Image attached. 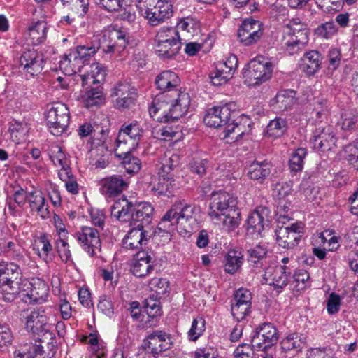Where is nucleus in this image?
<instances>
[{"mask_svg":"<svg viewBox=\"0 0 358 358\" xmlns=\"http://www.w3.org/2000/svg\"><path fill=\"white\" fill-rule=\"evenodd\" d=\"M188 93L168 90L158 94L149 107V114L158 122H173L184 117L190 108Z\"/></svg>","mask_w":358,"mask_h":358,"instance_id":"1","label":"nucleus"},{"mask_svg":"<svg viewBox=\"0 0 358 358\" xmlns=\"http://www.w3.org/2000/svg\"><path fill=\"white\" fill-rule=\"evenodd\" d=\"M200 208L194 204L177 201L162 217L157 225L159 231L173 233L176 229L183 236L198 227Z\"/></svg>","mask_w":358,"mask_h":358,"instance_id":"2","label":"nucleus"},{"mask_svg":"<svg viewBox=\"0 0 358 358\" xmlns=\"http://www.w3.org/2000/svg\"><path fill=\"white\" fill-rule=\"evenodd\" d=\"M236 205V199L230 194L222 191L213 192L208 215L215 224L227 231H233L240 224L241 213Z\"/></svg>","mask_w":358,"mask_h":358,"instance_id":"3","label":"nucleus"},{"mask_svg":"<svg viewBox=\"0 0 358 358\" xmlns=\"http://www.w3.org/2000/svg\"><path fill=\"white\" fill-rule=\"evenodd\" d=\"M152 206L147 202L133 205L124 196L116 200L111 206V215L129 226L143 228L151 222Z\"/></svg>","mask_w":358,"mask_h":358,"instance_id":"4","label":"nucleus"},{"mask_svg":"<svg viewBox=\"0 0 358 358\" xmlns=\"http://www.w3.org/2000/svg\"><path fill=\"white\" fill-rule=\"evenodd\" d=\"M236 104L234 103H228L222 106H216L209 108L203 117L204 124L209 127H220L227 125L223 131L222 138L227 140V143H231L227 139L230 138L231 134L237 133L234 141H237L239 138L244 135V131H241L239 125L237 123H229L231 117H235Z\"/></svg>","mask_w":358,"mask_h":358,"instance_id":"5","label":"nucleus"},{"mask_svg":"<svg viewBox=\"0 0 358 358\" xmlns=\"http://www.w3.org/2000/svg\"><path fill=\"white\" fill-rule=\"evenodd\" d=\"M101 38L96 37L91 45H78L71 49L59 62L61 71L66 76L80 73L82 68L101 48Z\"/></svg>","mask_w":358,"mask_h":358,"instance_id":"6","label":"nucleus"},{"mask_svg":"<svg viewBox=\"0 0 358 358\" xmlns=\"http://www.w3.org/2000/svg\"><path fill=\"white\" fill-rule=\"evenodd\" d=\"M45 120L51 134L61 136L68 128L70 114L67 106L61 103L52 105L45 113Z\"/></svg>","mask_w":358,"mask_h":358,"instance_id":"7","label":"nucleus"},{"mask_svg":"<svg viewBox=\"0 0 358 358\" xmlns=\"http://www.w3.org/2000/svg\"><path fill=\"white\" fill-rule=\"evenodd\" d=\"M25 327L34 334L48 336L50 340L54 338L52 332L53 326L45 309L38 308L24 316Z\"/></svg>","mask_w":358,"mask_h":358,"instance_id":"8","label":"nucleus"},{"mask_svg":"<svg viewBox=\"0 0 358 358\" xmlns=\"http://www.w3.org/2000/svg\"><path fill=\"white\" fill-rule=\"evenodd\" d=\"M250 73L249 86L259 85L271 79L273 66L266 58L259 55L248 63Z\"/></svg>","mask_w":358,"mask_h":358,"instance_id":"9","label":"nucleus"},{"mask_svg":"<svg viewBox=\"0 0 358 358\" xmlns=\"http://www.w3.org/2000/svg\"><path fill=\"white\" fill-rule=\"evenodd\" d=\"M278 340L276 328L271 323H264L259 326L251 336L252 350L265 352L274 345Z\"/></svg>","mask_w":358,"mask_h":358,"instance_id":"10","label":"nucleus"},{"mask_svg":"<svg viewBox=\"0 0 358 358\" xmlns=\"http://www.w3.org/2000/svg\"><path fill=\"white\" fill-rule=\"evenodd\" d=\"M48 296V287L43 280L34 279L22 281V300L29 304L43 303Z\"/></svg>","mask_w":358,"mask_h":358,"instance_id":"11","label":"nucleus"},{"mask_svg":"<svg viewBox=\"0 0 358 358\" xmlns=\"http://www.w3.org/2000/svg\"><path fill=\"white\" fill-rule=\"evenodd\" d=\"M303 234L304 227L301 222L278 227L275 231L278 245L285 249H293L298 245Z\"/></svg>","mask_w":358,"mask_h":358,"instance_id":"12","label":"nucleus"},{"mask_svg":"<svg viewBox=\"0 0 358 358\" xmlns=\"http://www.w3.org/2000/svg\"><path fill=\"white\" fill-rule=\"evenodd\" d=\"M73 236L83 250L90 257L94 256L96 252L101 249V242L99 233L96 229L90 227H82L74 234Z\"/></svg>","mask_w":358,"mask_h":358,"instance_id":"13","label":"nucleus"},{"mask_svg":"<svg viewBox=\"0 0 358 358\" xmlns=\"http://www.w3.org/2000/svg\"><path fill=\"white\" fill-rule=\"evenodd\" d=\"M19 64L25 74L31 76H36L43 69V56L33 48L25 49L20 57Z\"/></svg>","mask_w":358,"mask_h":358,"instance_id":"14","label":"nucleus"},{"mask_svg":"<svg viewBox=\"0 0 358 358\" xmlns=\"http://www.w3.org/2000/svg\"><path fill=\"white\" fill-rule=\"evenodd\" d=\"M291 275V269L287 266L268 267L263 275V283L273 285L278 292L287 286Z\"/></svg>","mask_w":358,"mask_h":358,"instance_id":"15","label":"nucleus"},{"mask_svg":"<svg viewBox=\"0 0 358 358\" xmlns=\"http://www.w3.org/2000/svg\"><path fill=\"white\" fill-rule=\"evenodd\" d=\"M173 5L168 0H160L152 8L142 17L145 19L151 27H157L172 17Z\"/></svg>","mask_w":358,"mask_h":358,"instance_id":"16","label":"nucleus"},{"mask_svg":"<svg viewBox=\"0 0 358 358\" xmlns=\"http://www.w3.org/2000/svg\"><path fill=\"white\" fill-rule=\"evenodd\" d=\"M151 190L155 195L170 196L178 185L173 176L158 171L157 176L152 178L150 181Z\"/></svg>","mask_w":358,"mask_h":358,"instance_id":"17","label":"nucleus"},{"mask_svg":"<svg viewBox=\"0 0 358 358\" xmlns=\"http://www.w3.org/2000/svg\"><path fill=\"white\" fill-rule=\"evenodd\" d=\"M269 210L267 208L259 206L255 208L248 216V237L251 236L253 239L262 237V232L268 222Z\"/></svg>","mask_w":358,"mask_h":358,"instance_id":"18","label":"nucleus"},{"mask_svg":"<svg viewBox=\"0 0 358 358\" xmlns=\"http://www.w3.org/2000/svg\"><path fill=\"white\" fill-rule=\"evenodd\" d=\"M111 96L116 97L114 101L115 108H125L134 102L136 96V89L129 83L120 82L112 89Z\"/></svg>","mask_w":358,"mask_h":358,"instance_id":"19","label":"nucleus"},{"mask_svg":"<svg viewBox=\"0 0 358 358\" xmlns=\"http://www.w3.org/2000/svg\"><path fill=\"white\" fill-rule=\"evenodd\" d=\"M336 142V138L330 127L317 128L310 139L313 148L320 151L331 150L335 146Z\"/></svg>","mask_w":358,"mask_h":358,"instance_id":"20","label":"nucleus"},{"mask_svg":"<svg viewBox=\"0 0 358 358\" xmlns=\"http://www.w3.org/2000/svg\"><path fill=\"white\" fill-rule=\"evenodd\" d=\"M108 38L111 43L103 48V52L111 53L114 58L120 57L129 43L128 34L123 30L114 29L109 32Z\"/></svg>","mask_w":358,"mask_h":358,"instance_id":"21","label":"nucleus"},{"mask_svg":"<svg viewBox=\"0 0 358 358\" xmlns=\"http://www.w3.org/2000/svg\"><path fill=\"white\" fill-rule=\"evenodd\" d=\"M127 186L122 176L113 175L100 181V192L106 196L114 197L126 189Z\"/></svg>","mask_w":358,"mask_h":358,"instance_id":"22","label":"nucleus"},{"mask_svg":"<svg viewBox=\"0 0 358 358\" xmlns=\"http://www.w3.org/2000/svg\"><path fill=\"white\" fill-rule=\"evenodd\" d=\"M154 263L153 258L147 252H138L134 256L131 271L135 276L144 278L152 271Z\"/></svg>","mask_w":358,"mask_h":358,"instance_id":"23","label":"nucleus"},{"mask_svg":"<svg viewBox=\"0 0 358 358\" xmlns=\"http://www.w3.org/2000/svg\"><path fill=\"white\" fill-rule=\"evenodd\" d=\"M106 71L104 66L99 63H93L87 66L85 73L80 74L82 86L90 87L93 85H99L105 80Z\"/></svg>","mask_w":358,"mask_h":358,"instance_id":"24","label":"nucleus"},{"mask_svg":"<svg viewBox=\"0 0 358 358\" xmlns=\"http://www.w3.org/2000/svg\"><path fill=\"white\" fill-rule=\"evenodd\" d=\"M296 92L291 90H280L275 98L270 101V105L278 113L289 110L296 103Z\"/></svg>","mask_w":358,"mask_h":358,"instance_id":"25","label":"nucleus"},{"mask_svg":"<svg viewBox=\"0 0 358 358\" xmlns=\"http://www.w3.org/2000/svg\"><path fill=\"white\" fill-rule=\"evenodd\" d=\"M322 60V55L317 50L305 53L300 59V69L308 76H313L319 71Z\"/></svg>","mask_w":358,"mask_h":358,"instance_id":"26","label":"nucleus"},{"mask_svg":"<svg viewBox=\"0 0 358 358\" xmlns=\"http://www.w3.org/2000/svg\"><path fill=\"white\" fill-rule=\"evenodd\" d=\"M32 248L34 252L45 263L51 261L50 253L52 250L50 237L45 233H42L34 238Z\"/></svg>","mask_w":358,"mask_h":358,"instance_id":"27","label":"nucleus"},{"mask_svg":"<svg viewBox=\"0 0 358 358\" xmlns=\"http://www.w3.org/2000/svg\"><path fill=\"white\" fill-rule=\"evenodd\" d=\"M147 242L145 231L136 226L129 230L122 241L124 248L127 250H138Z\"/></svg>","mask_w":358,"mask_h":358,"instance_id":"28","label":"nucleus"},{"mask_svg":"<svg viewBox=\"0 0 358 358\" xmlns=\"http://www.w3.org/2000/svg\"><path fill=\"white\" fill-rule=\"evenodd\" d=\"M47 24L44 21H37L29 27L25 38L29 45H37L43 43L47 36Z\"/></svg>","mask_w":358,"mask_h":358,"instance_id":"29","label":"nucleus"},{"mask_svg":"<svg viewBox=\"0 0 358 358\" xmlns=\"http://www.w3.org/2000/svg\"><path fill=\"white\" fill-rule=\"evenodd\" d=\"M19 278L10 281H3L0 283V294L2 299L7 302H11L17 296L22 299V281Z\"/></svg>","mask_w":358,"mask_h":358,"instance_id":"30","label":"nucleus"},{"mask_svg":"<svg viewBox=\"0 0 358 358\" xmlns=\"http://www.w3.org/2000/svg\"><path fill=\"white\" fill-rule=\"evenodd\" d=\"M83 87L84 90L81 91L80 99L86 107L100 105L104 102L105 96L99 85L94 87L92 86L89 88L86 86Z\"/></svg>","mask_w":358,"mask_h":358,"instance_id":"31","label":"nucleus"},{"mask_svg":"<svg viewBox=\"0 0 358 358\" xmlns=\"http://www.w3.org/2000/svg\"><path fill=\"white\" fill-rule=\"evenodd\" d=\"M271 173V164L266 161H254L248 167V176L262 183Z\"/></svg>","mask_w":358,"mask_h":358,"instance_id":"32","label":"nucleus"},{"mask_svg":"<svg viewBox=\"0 0 358 358\" xmlns=\"http://www.w3.org/2000/svg\"><path fill=\"white\" fill-rule=\"evenodd\" d=\"M267 252L266 245L261 242L248 250L249 266H251L254 270L261 268L263 265L262 260L265 258Z\"/></svg>","mask_w":358,"mask_h":358,"instance_id":"33","label":"nucleus"},{"mask_svg":"<svg viewBox=\"0 0 358 358\" xmlns=\"http://www.w3.org/2000/svg\"><path fill=\"white\" fill-rule=\"evenodd\" d=\"M178 76L172 71H164L157 76L155 83L158 89L164 90H176L174 89L180 84Z\"/></svg>","mask_w":358,"mask_h":358,"instance_id":"34","label":"nucleus"},{"mask_svg":"<svg viewBox=\"0 0 358 358\" xmlns=\"http://www.w3.org/2000/svg\"><path fill=\"white\" fill-rule=\"evenodd\" d=\"M27 200L28 193L25 190L22 188L16 190L13 195V198H10L8 202L9 213L13 216L20 215Z\"/></svg>","mask_w":358,"mask_h":358,"instance_id":"35","label":"nucleus"},{"mask_svg":"<svg viewBox=\"0 0 358 358\" xmlns=\"http://www.w3.org/2000/svg\"><path fill=\"white\" fill-rule=\"evenodd\" d=\"M243 263V255L238 250H229L224 257V271L229 273H235Z\"/></svg>","mask_w":358,"mask_h":358,"instance_id":"36","label":"nucleus"},{"mask_svg":"<svg viewBox=\"0 0 358 358\" xmlns=\"http://www.w3.org/2000/svg\"><path fill=\"white\" fill-rule=\"evenodd\" d=\"M123 138H120V132L115 140V152L117 157H121L123 154L127 152H131L135 150L139 145L140 141L138 140H134L130 136L126 135Z\"/></svg>","mask_w":358,"mask_h":358,"instance_id":"37","label":"nucleus"},{"mask_svg":"<svg viewBox=\"0 0 358 358\" xmlns=\"http://www.w3.org/2000/svg\"><path fill=\"white\" fill-rule=\"evenodd\" d=\"M29 131V127L26 122L13 121L10 124V137L15 144H20L25 141Z\"/></svg>","mask_w":358,"mask_h":358,"instance_id":"38","label":"nucleus"},{"mask_svg":"<svg viewBox=\"0 0 358 358\" xmlns=\"http://www.w3.org/2000/svg\"><path fill=\"white\" fill-rule=\"evenodd\" d=\"M21 275L19 266L11 262H0V283L17 280Z\"/></svg>","mask_w":358,"mask_h":358,"instance_id":"39","label":"nucleus"},{"mask_svg":"<svg viewBox=\"0 0 358 358\" xmlns=\"http://www.w3.org/2000/svg\"><path fill=\"white\" fill-rule=\"evenodd\" d=\"M155 41L169 42L174 44H180L179 32L176 27H163L157 32Z\"/></svg>","mask_w":358,"mask_h":358,"instance_id":"40","label":"nucleus"},{"mask_svg":"<svg viewBox=\"0 0 358 358\" xmlns=\"http://www.w3.org/2000/svg\"><path fill=\"white\" fill-rule=\"evenodd\" d=\"M155 49L159 57L163 59H169L178 53L180 50V44L155 41Z\"/></svg>","mask_w":358,"mask_h":358,"instance_id":"41","label":"nucleus"},{"mask_svg":"<svg viewBox=\"0 0 358 358\" xmlns=\"http://www.w3.org/2000/svg\"><path fill=\"white\" fill-rule=\"evenodd\" d=\"M44 351L40 343H26L22 345L15 352V356L20 358H35L43 355Z\"/></svg>","mask_w":358,"mask_h":358,"instance_id":"42","label":"nucleus"},{"mask_svg":"<svg viewBox=\"0 0 358 358\" xmlns=\"http://www.w3.org/2000/svg\"><path fill=\"white\" fill-rule=\"evenodd\" d=\"M248 45L256 43L263 34V24L252 17H248Z\"/></svg>","mask_w":358,"mask_h":358,"instance_id":"43","label":"nucleus"},{"mask_svg":"<svg viewBox=\"0 0 358 358\" xmlns=\"http://www.w3.org/2000/svg\"><path fill=\"white\" fill-rule=\"evenodd\" d=\"M306 339V337L303 334H292L282 341L281 348L284 351L299 350L303 347Z\"/></svg>","mask_w":358,"mask_h":358,"instance_id":"44","label":"nucleus"},{"mask_svg":"<svg viewBox=\"0 0 358 358\" xmlns=\"http://www.w3.org/2000/svg\"><path fill=\"white\" fill-rule=\"evenodd\" d=\"M206 322L201 316L194 317L192 322L190 329L187 331L189 341H196L206 331Z\"/></svg>","mask_w":358,"mask_h":358,"instance_id":"45","label":"nucleus"},{"mask_svg":"<svg viewBox=\"0 0 358 358\" xmlns=\"http://www.w3.org/2000/svg\"><path fill=\"white\" fill-rule=\"evenodd\" d=\"M181 161V157L176 153H166L164 157L160 158L159 163L161 166L159 169L161 173L172 174L171 171L177 167Z\"/></svg>","mask_w":358,"mask_h":358,"instance_id":"46","label":"nucleus"},{"mask_svg":"<svg viewBox=\"0 0 358 358\" xmlns=\"http://www.w3.org/2000/svg\"><path fill=\"white\" fill-rule=\"evenodd\" d=\"M118 158L121 159L122 166L129 174L137 173L141 169V160L131 155V152L123 154L121 157Z\"/></svg>","mask_w":358,"mask_h":358,"instance_id":"47","label":"nucleus"},{"mask_svg":"<svg viewBox=\"0 0 358 358\" xmlns=\"http://www.w3.org/2000/svg\"><path fill=\"white\" fill-rule=\"evenodd\" d=\"M287 129V122L286 120L282 117H276L268 123L266 134L268 136L278 138L282 136Z\"/></svg>","mask_w":358,"mask_h":358,"instance_id":"48","label":"nucleus"},{"mask_svg":"<svg viewBox=\"0 0 358 358\" xmlns=\"http://www.w3.org/2000/svg\"><path fill=\"white\" fill-rule=\"evenodd\" d=\"M176 28L178 31L180 29L194 36L199 32L200 23L192 17H183L178 20Z\"/></svg>","mask_w":358,"mask_h":358,"instance_id":"49","label":"nucleus"},{"mask_svg":"<svg viewBox=\"0 0 358 358\" xmlns=\"http://www.w3.org/2000/svg\"><path fill=\"white\" fill-rule=\"evenodd\" d=\"M307 155L305 148H300L296 149L290 157L289 160V166L292 172L301 171L303 168V159Z\"/></svg>","mask_w":358,"mask_h":358,"instance_id":"50","label":"nucleus"},{"mask_svg":"<svg viewBox=\"0 0 358 358\" xmlns=\"http://www.w3.org/2000/svg\"><path fill=\"white\" fill-rule=\"evenodd\" d=\"M120 132V138L124 139L126 135L130 136L134 140L141 141L143 129L137 122L134 121L129 124H123L119 130Z\"/></svg>","mask_w":358,"mask_h":358,"instance_id":"51","label":"nucleus"},{"mask_svg":"<svg viewBox=\"0 0 358 358\" xmlns=\"http://www.w3.org/2000/svg\"><path fill=\"white\" fill-rule=\"evenodd\" d=\"M233 76L216 65L215 69L209 73L210 83L214 86L226 84Z\"/></svg>","mask_w":358,"mask_h":358,"instance_id":"52","label":"nucleus"},{"mask_svg":"<svg viewBox=\"0 0 358 358\" xmlns=\"http://www.w3.org/2000/svg\"><path fill=\"white\" fill-rule=\"evenodd\" d=\"M49 157L55 166L66 167L68 159L62 148L58 145H52L49 151Z\"/></svg>","mask_w":358,"mask_h":358,"instance_id":"53","label":"nucleus"},{"mask_svg":"<svg viewBox=\"0 0 358 358\" xmlns=\"http://www.w3.org/2000/svg\"><path fill=\"white\" fill-rule=\"evenodd\" d=\"M345 159L349 164L358 171V141L347 145L344 148Z\"/></svg>","mask_w":358,"mask_h":358,"instance_id":"54","label":"nucleus"},{"mask_svg":"<svg viewBox=\"0 0 358 358\" xmlns=\"http://www.w3.org/2000/svg\"><path fill=\"white\" fill-rule=\"evenodd\" d=\"M354 233L358 235V227H355ZM350 268L358 275V240L355 243V246L349 252L347 257Z\"/></svg>","mask_w":358,"mask_h":358,"instance_id":"55","label":"nucleus"},{"mask_svg":"<svg viewBox=\"0 0 358 358\" xmlns=\"http://www.w3.org/2000/svg\"><path fill=\"white\" fill-rule=\"evenodd\" d=\"M318 36L329 39L337 32V28L332 21L322 24L316 29Z\"/></svg>","mask_w":358,"mask_h":358,"instance_id":"56","label":"nucleus"},{"mask_svg":"<svg viewBox=\"0 0 358 358\" xmlns=\"http://www.w3.org/2000/svg\"><path fill=\"white\" fill-rule=\"evenodd\" d=\"M176 129L170 126H164L156 128L153 131L155 137L162 141L171 140L176 136Z\"/></svg>","mask_w":358,"mask_h":358,"instance_id":"57","label":"nucleus"},{"mask_svg":"<svg viewBox=\"0 0 358 358\" xmlns=\"http://www.w3.org/2000/svg\"><path fill=\"white\" fill-rule=\"evenodd\" d=\"M150 285L158 294H165L169 291V282L166 278H154L150 280Z\"/></svg>","mask_w":358,"mask_h":358,"instance_id":"58","label":"nucleus"},{"mask_svg":"<svg viewBox=\"0 0 358 358\" xmlns=\"http://www.w3.org/2000/svg\"><path fill=\"white\" fill-rule=\"evenodd\" d=\"M238 64V61L237 57L234 55H231L224 62H219L217 66L220 69H223V70L234 76V74L237 69Z\"/></svg>","mask_w":358,"mask_h":358,"instance_id":"59","label":"nucleus"},{"mask_svg":"<svg viewBox=\"0 0 358 358\" xmlns=\"http://www.w3.org/2000/svg\"><path fill=\"white\" fill-rule=\"evenodd\" d=\"M56 246L61 259L64 262H69L71 259V253L69 250L67 239L57 240Z\"/></svg>","mask_w":358,"mask_h":358,"instance_id":"60","label":"nucleus"},{"mask_svg":"<svg viewBox=\"0 0 358 358\" xmlns=\"http://www.w3.org/2000/svg\"><path fill=\"white\" fill-rule=\"evenodd\" d=\"M341 52L337 48H331L327 55L328 69L329 70H336L341 63Z\"/></svg>","mask_w":358,"mask_h":358,"instance_id":"61","label":"nucleus"},{"mask_svg":"<svg viewBox=\"0 0 358 358\" xmlns=\"http://www.w3.org/2000/svg\"><path fill=\"white\" fill-rule=\"evenodd\" d=\"M284 45L286 52L291 55L299 53L304 48V46H299L296 39L292 38L287 35L284 37Z\"/></svg>","mask_w":358,"mask_h":358,"instance_id":"62","label":"nucleus"},{"mask_svg":"<svg viewBox=\"0 0 358 358\" xmlns=\"http://www.w3.org/2000/svg\"><path fill=\"white\" fill-rule=\"evenodd\" d=\"M341 306V297L339 295L330 294L327 302V310L329 314L333 315L338 312Z\"/></svg>","mask_w":358,"mask_h":358,"instance_id":"63","label":"nucleus"},{"mask_svg":"<svg viewBox=\"0 0 358 358\" xmlns=\"http://www.w3.org/2000/svg\"><path fill=\"white\" fill-rule=\"evenodd\" d=\"M45 201V199L42 192L38 190L35 189L28 193V201L31 210L41 205Z\"/></svg>","mask_w":358,"mask_h":358,"instance_id":"64","label":"nucleus"}]
</instances>
